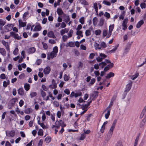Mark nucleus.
<instances>
[{"instance_id": "nucleus-33", "label": "nucleus", "mask_w": 146, "mask_h": 146, "mask_svg": "<svg viewBox=\"0 0 146 146\" xmlns=\"http://www.w3.org/2000/svg\"><path fill=\"white\" fill-rule=\"evenodd\" d=\"M84 19L85 18L84 17H81L80 19H79V22L82 24H83L84 22Z\"/></svg>"}, {"instance_id": "nucleus-40", "label": "nucleus", "mask_w": 146, "mask_h": 146, "mask_svg": "<svg viewBox=\"0 0 146 146\" xmlns=\"http://www.w3.org/2000/svg\"><path fill=\"white\" fill-rule=\"evenodd\" d=\"M42 44L43 45V46L45 50H46L48 48V46L44 42H42Z\"/></svg>"}, {"instance_id": "nucleus-60", "label": "nucleus", "mask_w": 146, "mask_h": 146, "mask_svg": "<svg viewBox=\"0 0 146 146\" xmlns=\"http://www.w3.org/2000/svg\"><path fill=\"white\" fill-rule=\"evenodd\" d=\"M0 77L1 79H5L6 78L5 74H1L0 75Z\"/></svg>"}, {"instance_id": "nucleus-4", "label": "nucleus", "mask_w": 146, "mask_h": 146, "mask_svg": "<svg viewBox=\"0 0 146 146\" xmlns=\"http://www.w3.org/2000/svg\"><path fill=\"white\" fill-rule=\"evenodd\" d=\"M128 19L127 18L125 19L123 22L122 23V26L123 27V29L124 31H125L127 28V23L128 21Z\"/></svg>"}, {"instance_id": "nucleus-15", "label": "nucleus", "mask_w": 146, "mask_h": 146, "mask_svg": "<svg viewBox=\"0 0 146 146\" xmlns=\"http://www.w3.org/2000/svg\"><path fill=\"white\" fill-rule=\"evenodd\" d=\"M18 94L19 95L23 96L24 94V91L22 88H20L18 90Z\"/></svg>"}, {"instance_id": "nucleus-14", "label": "nucleus", "mask_w": 146, "mask_h": 146, "mask_svg": "<svg viewBox=\"0 0 146 146\" xmlns=\"http://www.w3.org/2000/svg\"><path fill=\"white\" fill-rule=\"evenodd\" d=\"M117 97V95H114L113 97L112 98L111 101L110 102V108L112 106V105L113 104V102L115 100Z\"/></svg>"}, {"instance_id": "nucleus-28", "label": "nucleus", "mask_w": 146, "mask_h": 146, "mask_svg": "<svg viewBox=\"0 0 146 146\" xmlns=\"http://www.w3.org/2000/svg\"><path fill=\"white\" fill-rule=\"evenodd\" d=\"M139 136H140V134H139L137 136V137L135 139V142L134 143V145H135L137 146V143H138V141L139 139Z\"/></svg>"}, {"instance_id": "nucleus-37", "label": "nucleus", "mask_w": 146, "mask_h": 146, "mask_svg": "<svg viewBox=\"0 0 146 146\" xmlns=\"http://www.w3.org/2000/svg\"><path fill=\"white\" fill-rule=\"evenodd\" d=\"M70 77L66 74H65L64 76V79L65 81H67L69 79Z\"/></svg>"}, {"instance_id": "nucleus-26", "label": "nucleus", "mask_w": 146, "mask_h": 146, "mask_svg": "<svg viewBox=\"0 0 146 146\" xmlns=\"http://www.w3.org/2000/svg\"><path fill=\"white\" fill-rule=\"evenodd\" d=\"M93 25L94 26H96L98 23V19L96 17H94L93 20Z\"/></svg>"}, {"instance_id": "nucleus-45", "label": "nucleus", "mask_w": 146, "mask_h": 146, "mask_svg": "<svg viewBox=\"0 0 146 146\" xmlns=\"http://www.w3.org/2000/svg\"><path fill=\"white\" fill-rule=\"evenodd\" d=\"M36 93L35 92L31 93L30 96L31 98H33L36 95Z\"/></svg>"}, {"instance_id": "nucleus-62", "label": "nucleus", "mask_w": 146, "mask_h": 146, "mask_svg": "<svg viewBox=\"0 0 146 146\" xmlns=\"http://www.w3.org/2000/svg\"><path fill=\"white\" fill-rule=\"evenodd\" d=\"M43 141L42 139L40 140L38 144V146H42V144Z\"/></svg>"}, {"instance_id": "nucleus-19", "label": "nucleus", "mask_w": 146, "mask_h": 146, "mask_svg": "<svg viewBox=\"0 0 146 146\" xmlns=\"http://www.w3.org/2000/svg\"><path fill=\"white\" fill-rule=\"evenodd\" d=\"M6 22L3 20L0 19V29L2 30V27L5 24Z\"/></svg>"}, {"instance_id": "nucleus-50", "label": "nucleus", "mask_w": 146, "mask_h": 146, "mask_svg": "<svg viewBox=\"0 0 146 146\" xmlns=\"http://www.w3.org/2000/svg\"><path fill=\"white\" fill-rule=\"evenodd\" d=\"M54 106L56 107H58L59 106V103L58 102L56 101H55L53 102Z\"/></svg>"}, {"instance_id": "nucleus-41", "label": "nucleus", "mask_w": 146, "mask_h": 146, "mask_svg": "<svg viewBox=\"0 0 146 146\" xmlns=\"http://www.w3.org/2000/svg\"><path fill=\"white\" fill-rule=\"evenodd\" d=\"M88 106L87 105V104H85L84 105H82V110H86V109H87V108L88 107Z\"/></svg>"}, {"instance_id": "nucleus-16", "label": "nucleus", "mask_w": 146, "mask_h": 146, "mask_svg": "<svg viewBox=\"0 0 146 146\" xmlns=\"http://www.w3.org/2000/svg\"><path fill=\"white\" fill-rule=\"evenodd\" d=\"M66 47H67L68 46L73 47L75 46V44L74 42H70L67 44L66 45Z\"/></svg>"}, {"instance_id": "nucleus-17", "label": "nucleus", "mask_w": 146, "mask_h": 146, "mask_svg": "<svg viewBox=\"0 0 146 146\" xmlns=\"http://www.w3.org/2000/svg\"><path fill=\"white\" fill-rule=\"evenodd\" d=\"M0 53L3 56H5L6 55V52L4 48H1L0 47Z\"/></svg>"}, {"instance_id": "nucleus-44", "label": "nucleus", "mask_w": 146, "mask_h": 146, "mask_svg": "<svg viewBox=\"0 0 146 146\" xmlns=\"http://www.w3.org/2000/svg\"><path fill=\"white\" fill-rule=\"evenodd\" d=\"M101 31L100 30H96L95 31V34L96 35H100L101 33Z\"/></svg>"}, {"instance_id": "nucleus-55", "label": "nucleus", "mask_w": 146, "mask_h": 146, "mask_svg": "<svg viewBox=\"0 0 146 146\" xmlns=\"http://www.w3.org/2000/svg\"><path fill=\"white\" fill-rule=\"evenodd\" d=\"M110 115V110H108L107 111V113L105 115V117L106 119H107L108 118L109 116Z\"/></svg>"}, {"instance_id": "nucleus-7", "label": "nucleus", "mask_w": 146, "mask_h": 146, "mask_svg": "<svg viewBox=\"0 0 146 146\" xmlns=\"http://www.w3.org/2000/svg\"><path fill=\"white\" fill-rule=\"evenodd\" d=\"M15 132L14 130L11 131H7L6 132V135L7 136L9 137H13L15 135Z\"/></svg>"}, {"instance_id": "nucleus-12", "label": "nucleus", "mask_w": 146, "mask_h": 146, "mask_svg": "<svg viewBox=\"0 0 146 146\" xmlns=\"http://www.w3.org/2000/svg\"><path fill=\"white\" fill-rule=\"evenodd\" d=\"M36 51V48L34 47L29 48L28 50V52L30 54L34 53Z\"/></svg>"}, {"instance_id": "nucleus-49", "label": "nucleus", "mask_w": 146, "mask_h": 146, "mask_svg": "<svg viewBox=\"0 0 146 146\" xmlns=\"http://www.w3.org/2000/svg\"><path fill=\"white\" fill-rule=\"evenodd\" d=\"M95 55V54L94 53H91L90 54L89 58L90 59H92L93 58Z\"/></svg>"}, {"instance_id": "nucleus-63", "label": "nucleus", "mask_w": 146, "mask_h": 146, "mask_svg": "<svg viewBox=\"0 0 146 146\" xmlns=\"http://www.w3.org/2000/svg\"><path fill=\"white\" fill-rule=\"evenodd\" d=\"M66 25L64 22H62L61 23L60 27L61 28H64L66 27Z\"/></svg>"}, {"instance_id": "nucleus-57", "label": "nucleus", "mask_w": 146, "mask_h": 146, "mask_svg": "<svg viewBox=\"0 0 146 146\" xmlns=\"http://www.w3.org/2000/svg\"><path fill=\"white\" fill-rule=\"evenodd\" d=\"M68 38V36L66 35H64L62 36V39L63 41L64 42L67 40Z\"/></svg>"}, {"instance_id": "nucleus-21", "label": "nucleus", "mask_w": 146, "mask_h": 146, "mask_svg": "<svg viewBox=\"0 0 146 146\" xmlns=\"http://www.w3.org/2000/svg\"><path fill=\"white\" fill-rule=\"evenodd\" d=\"M19 26L20 27H24L26 25V23L25 22H23L21 20H19Z\"/></svg>"}, {"instance_id": "nucleus-10", "label": "nucleus", "mask_w": 146, "mask_h": 146, "mask_svg": "<svg viewBox=\"0 0 146 146\" xmlns=\"http://www.w3.org/2000/svg\"><path fill=\"white\" fill-rule=\"evenodd\" d=\"M50 67L49 66H47L43 70L45 74H48L50 72Z\"/></svg>"}, {"instance_id": "nucleus-52", "label": "nucleus", "mask_w": 146, "mask_h": 146, "mask_svg": "<svg viewBox=\"0 0 146 146\" xmlns=\"http://www.w3.org/2000/svg\"><path fill=\"white\" fill-rule=\"evenodd\" d=\"M25 76V74L24 73H23L19 76V78L21 79H22L24 78Z\"/></svg>"}, {"instance_id": "nucleus-64", "label": "nucleus", "mask_w": 146, "mask_h": 146, "mask_svg": "<svg viewBox=\"0 0 146 146\" xmlns=\"http://www.w3.org/2000/svg\"><path fill=\"white\" fill-rule=\"evenodd\" d=\"M104 15V16L108 18L110 17V14L107 12H106Z\"/></svg>"}, {"instance_id": "nucleus-35", "label": "nucleus", "mask_w": 146, "mask_h": 146, "mask_svg": "<svg viewBox=\"0 0 146 146\" xmlns=\"http://www.w3.org/2000/svg\"><path fill=\"white\" fill-rule=\"evenodd\" d=\"M140 7L142 9L145 8L146 7V4L144 2L141 3L140 4Z\"/></svg>"}, {"instance_id": "nucleus-48", "label": "nucleus", "mask_w": 146, "mask_h": 146, "mask_svg": "<svg viewBox=\"0 0 146 146\" xmlns=\"http://www.w3.org/2000/svg\"><path fill=\"white\" fill-rule=\"evenodd\" d=\"M1 42L5 46H7L8 45V42H5V41L4 40H2L1 41Z\"/></svg>"}, {"instance_id": "nucleus-59", "label": "nucleus", "mask_w": 146, "mask_h": 146, "mask_svg": "<svg viewBox=\"0 0 146 146\" xmlns=\"http://www.w3.org/2000/svg\"><path fill=\"white\" fill-rule=\"evenodd\" d=\"M95 82V80L94 78H92L91 79L90 82V84L91 85L93 84Z\"/></svg>"}, {"instance_id": "nucleus-43", "label": "nucleus", "mask_w": 146, "mask_h": 146, "mask_svg": "<svg viewBox=\"0 0 146 146\" xmlns=\"http://www.w3.org/2000/svg\"><path fill=\"white\" fill-rule=\"evenodd\" d=\"M40 92L42 97H44L46 96V93L42 90H40Z\"/></svg>"}, {"instance_id": "nucleus-58", "label": "nucleus", "mask_w": 146, "mask_h": 146, "mask_svg": "<svg viewBox=\"0 0 146 146\" xmlns=\"http://www.w3.org/2000/svg\"><path fill=\"white\" fill-rule=\"evenodd\" d=\"M103 3L107 5H110V2L106 0H104L103 2Z\"/></svg>"}, {"instance_id": "nucleus-46", "label": "nucleus", "mask_w": 146, "mask_h": 146, "mask_svg": "<svg viewBox=\"0 0 146 146\" xmlns=\"http://www.w3.org/2000/svg\"><path fill=\"white\" fill-rule=\"evenodd\" d=\"M86 35V36H89L91 35L90 31L89 30H86L85 32Z\"/></svg>"}, {"instance_id": "nucleus-13", "label": "nucleus", "mask_w": 146, "mask_h": 146, "mask_svg": "<svg viewBox=\"0 0 146 146\" xmlns=\"http://www.w3.org/2000/svg\"><path fill=\"white\" fill-rule=\"evenodd\" d=\"M98 92L96 91H95L94 92L93 94L91 96L93 98L92 100H94L95 98H96L98 96Z\"/></svg>"}, {"instance_id": "nucleus-29", "label": "nucleus", "mask_w": 146, "mask_h": 146, "mask_svg": "<svg viewBox=\"0 0 146 146\" xmlns=\"http://www.w3.org/2000/svg\"><path fill=\"white\" fill-rule=\"evenodd\" d=\"M32 111L31 108H28L25 110V112L27 114H29L32 112Z\"/></svg>"}, {"instance_id": "nucleus-18", "label": "nucleus", "mask_w": 146, "mask_h": 146, "mask_svg": "<svg viewBox=\"0 0 146 146\" xmlns=\"http://www.w3.org/2000/svg\"><path fill=\"white\" fill-rule=\"evenodd\" d=\"M146 110V106H145L142 111L140 115V118H142L143 117V116L144 115L145 112Z\"/></svg>"}, {"instance_id": "nucleus-8", "label": "nucleus", "mask_w": 146, "mask_h": 146, "mask_svg": "<svg viewBox=\"0 0 146 146\" xmlns=\"http://www.w3.org/2000/svg\"><path fill=\"white\" fill-rule=\"evenodd\" d=\"M144 23V22L143 20L139 21L137 23L136 27L137 28L139 29Z\"/></svg>"}, {"instance_id": "nucleus-6", "label": "nucleus", "mask_w": 146, "mask_h": 146, "mask_svg": "<svg viewBox=\"0 0 146 146\" xmlns=\"http://www.w3.org/2000/svg\"><path fill=\"white\" fill-rule=\"evenodd\" d=\"M133 42H131V43H132ZM131 43L130 44H129L127 45L125 47L124 52L123 54H127V53L129 52V50H130L131 46Z\"/></svg>"}, {"instance_id": "nucleus-30", "label": "nucleus", "mask_w": 146, "mask_h": 146, "mask_svg": "<svg viewBox=\"0 0 146 146\" xmlns=\"http://www.w3.org/2000/svg\"><path fill=\"white\" fill-rule=\"evenodd\" d=\"M30 85L27 83H26L24 85L25 89L27 91H28L29 89Z\"/></svg>"}, {"instance_id": "nucleus-56", "label": "nucleus", "mask_w": 146, "mask_h": 146, "mask_svg": "<svg viewBox=\"0 0 146 146\" xmlns=\"http://www.w3.org/2000/svg\"><path fill=\"white\" fill-rule=\"evenodd\" d=\"M42 62V60L40 59L37 60L36 62V64L38 65L40 64Z\"/></svg>"}, {"instance_id": "nucleus-24", "label": "nucleus", "mask_w": 146, "mask_h": 146, "mask_svg": "<svg viewBox=\"0 0 146 146\" xmlns=\"http://www.w3.org/2000/svg\"><path fill=\"white\" fill-rule=\"evenodd\" d=\"M118 46L119 44L115 46L112 49L110 50V53H112L114 52L117 49Z\"/></svg>"}, {"instance_id": "nucleus-38", "label": "nucleus", "mask_w": 146, "mask_h": 146, "mask_svg": "<svg viewBox=\"0 0 146 146\" xmlns=\"http://www.w3.org/2000/svg\"><path fill=\"white\" fill-rule=\"evenodd\" d=\"M73 31L72 29L70 30L69 33H68V38L71 37L72 36V35L73 34Z\"/></svg>"}, {"instance_id": "nucleus-51", "label": "nucleus", "mask_w": 146, "mask_h": 146, "mask_svg": "<svg viewBox=\"0 0 146 146\" xmlns=\"http://www.w3.org/2000/svg\"><path fill=\"white\" fill-rule=\"evenodd\" d=\"M49 43L51 44H54L56 43V41L54 40L50 39L49 41Z\"/></svg>"}, {"instance_id": "nucleus-1", "label": "nucleus", "mask_w": 146, "mask_h": 146, "mask_svg": "<svg viewBox=\"0 0 146 146\" xmlns=\"http://www.w3.org/2000/svg\"><path fill=\"white\" fill-rule=\"evenodd\" d=\"M58 52V48L57 46H55L54 47L53 50L50 54H48L47 56V59L50 60V58L52 59L54 57H56L57 55Z\"/></svg>"}, {"instance_id": "nucleus-25", "label": "nucleus", "mask_w": 146, "mask_h": 146, "mask_svg": "<svg viewBox=\"0 0 146 146\" xmlns=\"http://www.w3.org/2000/svg\"><path fill=\"white\" fill-rule=\"evenodd\" d=\"M115 146H123L122 141L121 140L118 141L115 144Z\"/></svg>"}, {"instance_id": "nucleus-23", "label": "nucleus", "mask_w": 146, "mask_h": 146, "mask_svg": "<svg viewBox=\"0 0 146 146\" xmlns=\"http://www.w3.org/2000/svg\"><path fill=\"white\" fill-rule=\"evenodd\" d=\"M57 12L59 15H62L64 13L61 8H58L57 10Z\"/></svg>"}, {"instance_id": "nucleus-42", "label": "nucleus", "mask_w": 146, "mask_h": 146, "mask_svg": "<svg viewBox=\"0 0 146 146\" xmlns=\"http://www.w3.org/2000/svg\"><path fill=\"white\" fill-rule=\"evenodd\" d=\"M66 23L70 21V17L69 16H66L65 19L64 20Z\"/></svg>"}, {"instance_id": "nucleus-39", "label": "nucleus", "mask_w": 146, "mask_h": 146, "mask_svg": "<svg viewBox=\"0 0 146 146\" xmlns=\"http://www.w3.org/2000/svg\"><path fill=\"white\" fill-rule=\"evenodd\" d=\"M128 92H125V91H124L122 95V99H124L125 98Z\"/></svg>"}, {"instance_id": "nucleus-47", "label": "nucleus", "mask_w": 146, "mask_h": 146, "mask_svg": "<svg viewBox=\"0 0 146 146\" xmlns=\"http://www.w3.org/2000/svg\"><path fill=\"white\" fill-rule=\"evenodd\" d=\"M38 134L39 135H43V132L42 129H40L38 132Z\"/></svg>"}, {"instance_id": "nucleus-2", "label": "nucleus", "mask_w": 146, "mask_h": 146, "mask_svg": "<svg viewBox=\"0 0 146 146\" xmlns=\"http://www.w3.org/2000/svg\"><path fill=\"white\" fill-rule=\"evenodd\" d=\"M132 84L133 82L130 81V82L126 85L124 91L127 92H129L131 88Z\"/></svg>"}, {"instance_id": "nucleus-11", "label": "nucleus", "mask_w": 146, "mask_h": 146, "mask_svg": "<svg viewBox=\"0 0 146 146\" xmlns=\"http://www.w3.org/2000/svg\"><path fill=\"white\" fill-rule=\"evenodd\" d=\"M41 27L40 25L38 23V24L36 25L33 31H40L41 29Z\"/></svg>"}, {"instance_id": "nucleus-20", "label": "nucleus", "mask_w": 146, "mask_h": 146, "mask_svg": "<svg viewBox=\"0 0 146 146\" xmlns=\"http://www.w3.org/2000/svg\"><path fill=\"white\" fill-rule=\"evenodd\" d=\"M108 123V121H106L104 122L102 125L101 129L100 130V131L102 133H103L104 131V129H105V125L106 124H107Z\"/></svg>"}, {"instance_id": "nucleus-32", "label": "nucleus", "mask_w": 146, "mask_h": 146, "mask_svg": "<svg viewBox=\"0 0 146 146\" xmlns=\"http://www.w3.org/2000/svg\"><path fill=\"white\" fill-rule=\"evenodd\" d=\"M51 140V137H47L45 139V141L46 143H49Z\"/></svg>"}, {"instance_id": "nucleus-61", "label": "nucleus", "mask_w": 146, "mask_h": 146, "mask_svg": "<svg viewBox=\"0 0 146 146\" xmlns=\"http://www.w3.org/2000/svg\"><path fill=\"white\" fill-rule=\"evenodd\" d=\"M24 102L23 100H21L20 102H19V106L21 107L24 104Z\"/></svg>"}, {"instance_id": "nucleus-5", "label": "nucleus", "mask_w": 146, "mask_h": 146, "mask_svg": "<svg viewBox=\"0 0 146 146\" xmlns=\"http://www.w3.org/2000/svg\"><path fill=\"white\" fill-rule=\"evenodd\" d=\"M106 64L105 62H102L99 64V65L98 64H95L94 66V68L96 69H98L99 68V66H101V67L103 68L106 65Z\"/></svg>"}, {"instance_id": "nucleus-3", "label": "nucleus", "mask_w": 146, "mask_h": 146, "mask_svg": "<svg viewBox=\"0 0 146 146\" xmlns=\"http://www.w3.org/2000/svg\"><path fill=\"white\" fill-rule=\"evenodd\" d=\"M117 120L116 119H115L112 125V126L110 128V135H112L113 130L115 128Z\"/></svg>"}, {"instance_id": "nucleus-27", "label": "nucleus", "mask_w": 146, "mask_h": 146, "mask_svg": "<svg viewBox=\"0 0 146 146\" xmlns=\"http://www.w3.org/2000/svg\"><path fill=\"white\" fill-rule=\"evenodd\" d=\"M104 19L102 18H101L99 21L98 25L100 26H102L104 24Z\"/></svg>"}, {"instance_id": "nucleus-53", "label": "nucleus", "mask_w": 146, "mask_h": 146, "mask_svg": "<svg viewBox=\"0 0 146 146\" xmlns=\"http://www.w3.org/2000/svg\"><path fill=\"white\" fill-rule=\"evenodd\" d=\"M81 95H82V93H81V92H80L78 93H76L74 94V96H75V98H76V97H78V96H81Z\"/></svg>"}, {"instance_id": "nucleus-31", "label": "nucleus", "mask_w": 146, "mask_h": 146, "mask_svg": "<svg viewBox=\"0 0 146 146\" xmlns=\"http://www.w3.org/2000/svg\"><path fill=\"white\" fill-rule=\"evenodd\" d=\"M13 37H14L15 39L18 40H19L21 38V36H19L18 34L16 33L15 35L14 36H13Z\"/></svg>"}, {"instance_id": "nucleus-34", "label": "nucleus", "mask_w": 146, "mask_h": 146, "mask_svg": "<svg viewBox=\"0 0 146 146\" xmlns=\"http://www.w3.org/2000/svg\"><path fill=\"white\" fill-rule=\"evenodd\" d=\"M80 2L82 4L85 5H88V3L85 0H80Z\"/></svg>"}, {"instance_id": "nucleus-36", "label": "nucleus", "mask_w": 146, "mask_h": 146, "mask_svg": "<svg viewBox=\"0 0 146 146\" xmlns=\"http://www.w3.org/2000/svg\"><path fill=\"white\" fill-rule=\"evenodd\" d=\"M86 137V135L85 133H83L81 135V137L79 139L81 140H83Z\"/></svg>"}, {"instance_id": "nucleus-54", "label": "nucleus", "mask_w": 146, "mask_h": 146, "mask_svg": "<svg viewBox=\"0 0 146 146\" xmlns=\"http://www.w3.org/2000/svg\"><path fill=\"white\" fill-rule=\"evenodd\" d=\"M19 49L17 48H16L13 51L14 54L16 55L17 54L18 51Z\"/></svg>"}, {"instance_id": "nucleus-22", "label": "nucleus", "mask_w": 146, "mask_h": 146, "mask_svg": "<svg viewBox=\"0 0 146 146\" xmlns=\"http://www.w3.org/2000/svg\"><path fill=\"white\" fill-rule=\"evenodd\" d=\"M139 75V73L137 72L134 75H133V76H131V79L133 80H134L138 77Z\"/></svg>"}, {"instance_id": "nucleus-9", "label": "nucleus", "mask_w": 146, "mask_h": 146, "mask_svg": "<svg viewBox=\"0 0 146 146\" xmlns=\"http://www.w3.org/2000/svg\"><path fill=\"white\" fill-rule=\"evenodd\" d=\"M47 36L49 37L52 38H55L56 37L54 35V33L52 31H50L48 33Z\"/></svg>"}]
</instances>
